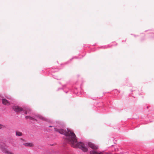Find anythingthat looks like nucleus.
<instances>
[{
  "label": "nucleus",
  "mask_w": 154,
  "mask_h": 154,
  "mask_svg": "<svg viewBox=\"0 0 154 154\" xmlns=\"http://www.w3.org/2000/svg\"><path fill=\"white\" fill-rule=\"evenodd\" d=\"M54 130L60 134H64L67 137V139L71 144L72 146L74 148H79L85 152L88 151L87 148L82 143L80 142L77 143V140L76 136L72 131L69 129H67V130L66 131L62 129H58L57 128H55Z\"/></svg>",
  "instance_id": "f257e3e1"
},
{
  "label": "nucleus",
  "mask_w": 154,
  "mask_h": 154,
  "mask_svg": "<svg viewBox=\"0 0 154 154\" xmlns=\"http://www.w3.org/2000/svg\"><path fill=\"white\" fill-rule=\"evenodd\" d=\"M0 148L2 152L6 154H14L12 152L7 150L4 146H1Z\"/></svg>",
  "instance_id": "f03ea898"
},
{
  "label": "nucleus",
  "mask_w": 154,
  "mask_h": 154,
  "mask_svg": "<svg viewBox=\"0 0 154 154\" xmlns=\"http://www.w3.org/2000/svg\"><path fill=\"white\" fill-rule=\"evenodd\" d=\"M12 108L17 112H20L23 110V108L18 106H12Z\"/></svg>",
  "instance_id": "7ed1b4c3"
},
{
  "label": "nucleus",
  "mask_w": 154,
  "mask_h": 154,
  "mask_svg": "<svg viewBox=\"0 0 154 154\" xmlns=\"http://www.w3.org/2000/svg\"><path fill=\"white\" fill-rule=\"evenodd\" d=\"M88 146L93 149H97L98 148V146L94 144L91 142L88 143Z\"/></svg>",
  "instance_id": "20e7f679"
},
{
  "label": "nucleus",
  "mask_w": 154,
  "mask_h": 154,
  "mask_svg": "<svg viewBox=\"0 0 154 154\" xmlns=\"http://www.w3.org/2000/svg\"><path fill=\"white\" fill-rule=\"evenodd\" d=\"M2 102L4 105H5L10 106L11 105L9 101L5 98H3L2 99Z\"/></svg>",
  "instance_id": "39448f33"
},
{
  "label": "nucleus",
  "mask_w": 154,
  "mask_h": 154,
  "mask_svg": "<svg viewBox=\"0 0 154 154\" xmlns=\"http://www.w3.org/2000/svg\"><path fill=\"white\" fill-rule=\"evenodd\" d=\"M23 145L28 147H33L34 145L32 143H23Z\"/></svg>",
  "instance_id": "423d86ee"
},
{
  "label": "nucleus",
  "mask_w": 154,
  "mask_h": 154,
  "mask_svg": "<svg viewBox=\"0 0 154 154\" xmlns=\"http://www.w3.org/2000/svg\"><path fill=\"white\" fill-rule=\"evenodd\" d=\"M38 117L40 119L42 120L45 121H48V119H47V118H45L44 116H42L41 115H38Z\"/></svg>",
  "instance_id": "0eeeda50"
},
{
  "label": "nucleus",
  "mask_w": 154,
  "mask_h": 154,
  "mask_svg": "<svg viewBox=\"0 0 154 154\" xmlns=\"http://www.w3.org/2000/svg\"><path fill=\"white\" fill-rule=\"evenodd\" d=\"M90 154H102L101 152H98L97 151H91L90 152Z\"/></svg>",
  "instance_id": "6e6552de"
},
{
  "label": "nucleus",
  "mask_w": 154,
  "mask_h": 154,
  "mask_svg": "<svg viewBox=\"0 0 154 154\" xmlns=\"http://www.w3.org/2000/svg\"><path fill=\"white\" fill-rule=\"evenodd\" d=\"M25 118L26 119H29L30 120L33 119L35 121H37V120L36 119H35L33 118L32 117H31V116H26Z\"/></svg>",
  "instance_id": "1a4fd4ad"
},
{
  "label": "nucleus",
  "mask_w": 154,
  "mask_h": 154,
  "mask_svg": "<svg viewBox=\"0 0 154 154\" xmlns=\"http://www.w3.org/2000/svg\"><path fill=\"white\" fill-rule=\"evenodd\" d=\"M22 135H23V134H22V133L21 132L18 131H17L16 132V135L17 136H22Z\"/></svg>",
  "instance_id": "9d476101"
},
{
  "label": "nucleus",
  "mask_w": 154,
  "mask_h": 154,
  "mask_svg": "<svg viewBox=\"0 0 154 154\" xmlns=\"http://www.w3.org/2000/svg\"><path fill=\"white\" fill-rule=\"evenodd\" d=\"M5 127V125L0 124V129L4 128Z\"/></svg>",
  "instance_id": "9b49d317"
},
{
  "label": "nucleus",
  "mask_w": 154,
  "mask_h": 154,
  "mask_svg": "<svg viewBox=\"0 0 154 154\" xmlns=\"http://www.w3.org/2000/svg\"><path fill=\"white\" fill-rule=\"evenodd\" d=\"M26 110L28 112H29L30 111V109H27Z\"/></svg>",
  "instance_id": "f8f14e48"
},
{
  "label": "nucleus",
  "mask_w": 154,
  "mask_h": 154,
  "mask_svg": "<svg viewBox=\"0 0 154 154\" xmlns=\"http://www.w3.org/2000/svg\"><path fill=\"white\" fill-rule=\"evenodd\" d=\"M27 111L26 110L24 112V113L25 114H27Z\"/></svg>",
  "instance_id": "ddd939ff"
},
{
  "label": "nucleus",
  "mask_w": 154,
  "mask_h": 154,
  "mask_svg": "<svg viewBox=\"0 0 154 154\" xmlns=\"http://www.w3.org/2000/svg\"><path fill=\"white\" fill-rule=\"evenodd\" d=\"M50 127H51V126H50Z\"/></svg>",
  "instance_id": "4468645a"
}]
</instances>
